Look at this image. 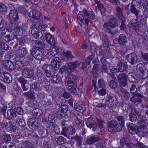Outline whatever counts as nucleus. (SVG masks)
<instances>
[{
	"mask_svg": "<svg viewBox=\"0 0 148 148\" xmlns=\"http://www.w3.org/2000/svg\"><path fill=\"white\" fill-rule=\"evenodd\" d=\"M106 125L108 131L111 133L119 132L122 130L120 123H119L115 120L109 121L107 122Z\"/></svg>",
	"mask_w": 148,
	"mask_h": 148,
	"instance_id": "obj_1",
	"label": "nucleus"
},
{
	"mask_svg": "<svg viewBox=\"0 0 148 148\" xmlns=\"http://www.w3.org/2000/svg\"><path fill=\"white\" fill-rule=\"evenodd\" d=\"M104 99L105 100V104L108 108H114L119 103L116 97L112 95L107 94Z\"/></svg>",
	"mask_w": 148,
	"mask_h": 148,
	"instance_id": "obj_2",
	"label": "nucleus"
},
{
	"mask_svg": "<svg viewBox=\"0 0 148 148\" xmlns=\"http://www.w3.org/2000/svg\"><path fill=\"white\" fill-rule=\"evenodd\" d=\"M136 70L137 74L142 79H145L148 77V71L143 64L140 63L136 66Z\"/></svg>",
	"mask_w": 148,
	"mask_h": 148,
	"instance_id": "obj_3",
	"label": "nucleus"
},
{
	"mask_svg": "<svg viewBox=\"0 0 148 148\" xmlns=\"http://www.w3.org/2000/svg\"><path fill=\"white\" fill-rule=\"evenodd\" d=\"M83 12L85 17L88 16L87 18H85V23L87 26L89 23V20L90 21H95L96 19L95 15L94 13L92 11H88L86 10H83Z\"/></svg>",
	"mask_w": 148,
	"mask_h": 148,
	"instance_id": "obj_4",
	"label": "nucleus"
},
{
	"mask_svg": "<svg viewBox=\"0 0 148 148\" xmlns=\"http://www.w3.org/2000/svg\"><path fill=\"white\" fill-rule=\"evenodd\" d=\"M77 79L78 77L75 74H70L65 78V83L67 86L72 87L75 84V81Z\"/></svg>",
	"mask_w": 148,
	"mask_h": 148,
	"instance_id": "obj_5",
	"label": "nucleus"
},
{
	"mask_svg": "<svg viewBox=\"0 0 148 148\" xmlns=\"http://www.w3.org/2000/svg\"><path fill=\"white\" fill-rule=\"evenodd\" d=\"M117 79L119 84V85L125 87L127 85V75L122 73L118 75L117 76Z\"/></svg>",
	"mask_w": 148,
	"mask_h": 148,
	"instance_id": "obj_6",
	"label": "nucleus"
},
{
	"mask_svg": "<svg viewBox=\"0 0 148 148\" xmlns=\"http://www.w3.org/2000/svg\"><path fill=\"white\" fill-rule=\"evenodd\" d=\"M127 61L132 65L136 64L138 62V58L136 55L134 53L128 54L126 56Z\"/></svg>",
	"mask_w": 148,
	"mask_h": 148,
	"instance_id": "obj_7",
	"label": "nucleus"
},
{
	"mask_svg": "<svg viewBox=\"0 0 148 148\" xmlns=\"http://www.w3.org/2000/svg\"><path fill=\"white\" fill-rule=\"evenodd\" d=\"M31 54L34 56L37 60H40L43 57V54L41 50L36 48H33L30 50Z\"/></svg>",
	"mask_w": 148,
	"mask_h": 148,
	"instance_id": "obj_8",
	"label": "nucleus"
},
{
	"mask_svg": "<svg viewBox=\"0 0 148 148\" xmlns=\"http://www.w3.org/2000/svg\"><path fill=\"white\" fill-rule=\"evenodd\" d=\"M136 19V20L130 21L129 24L130 29L131 30L138 31L141 27L140 22L138 21Z\"/></svg>",
	"mask_w": 148,
	"mask_h": 148,
	"instance_id": "obj_9",
	"label": "nucleus"
},
{
	"mask_svg": "<svg viewBox=\"0 0 148 148\" xmlns=\"http://www.w3.org/2000/svg\"><path fill=\"white\" fill-rule=\"evenodd\" d=\"M37 119L32 118L28 120V125L31 129L34 130L37 129L40 125Z\"/></svg>",
	"mask_w": 148,
	"mask_h": 148,
	"instance_id": "obj_10",
	"label": "nucleus"
},
{
	"mask_svg": "<svg viewBox=\"0 0 148 148\" xmlns=\"http://www.w3.org/2000/svg\"><path fill=\"white\" fill-rule=\"evenodd\" d=\"M95 119L96 117L95 116H91L87 119L86 124L88 127L90 129L96 127L97 124L95 121Z\"/></svg>",
	"mask_w": 148,
	"mask_h": 148,
	"instance_id": "obj_11",
	"label": "nucleus"
},
{
	"mask_svg": "<svg viewBox=\"0 0 148 148\" xmlns=\"http://www.w3.org/2000/svg\"><path fill=\"white\" fill-rule=\"evenodd\" d=\"M33 72L32 69L26 68L23 70L22 75L25 78H32V80L35 79L36 77L33 76Z\"/></svg>",
	"mask_w": 148,
	"mask_h": 148,
	"instance_id": "obj_12",
	"label": "nucleus"
},
{
	"mask_svg": "<svg viewBox=\"0 0 148 148\" xmlns=\"http://www.w3.org/2000/svg\"><path fill=\"white\" fill-rule=\"evenodd\" d=\"M81 65V63L77 61L74 62H71L68 64L67 66H65L64 68L68 70H69L71 72H72L77 67Z\"/></svg>",
	"mask_w": 148,
	"mask_h": 148,
	"instance_id": "obj_13",
	"label": "nucleus"
},
{
	"mask_svg": "<svg viewBox=\"0 0 148 148\" xmlns=\"http://www.w3.org/2000/svg\"><path fill=\"white\" fill-rule=\"evenodd\" d=\"M63 56L62 60L65 62L70 61L72 58H74V56L73 55L71 51L66 50L62 52Z\"/></svg>",
	"mask_w": 148,
	"mask_h": 148,
	"instance_id": "obj_14",
	"label": "nucleus"
},
{
	"mask_svg": "<svg viewBox=\"0 0 148 148\" xmlns=\"http://www.w3.org/2000/svg\"><path fill=\"white\" fill-rule=\"evenodd\" d=\"M2 64L4 68L10 72L12 71L14 68V65L11 61L5 60L3 62Z\"/></svg>",
	"mask_w": 148,
	"mask_h": 148,
	"instance_id": "obj_15",
	"label": "nucleus"
},
{
	"mask_svg": "<svg viewBox=\"0 0 148 148\" xmlns=\"http://www.w3.org/2000/svg\"><path fill=\"white\" fill-rule=\"evenodd\" d=\"M8 16L11 20L14 21L16 22L18 21L19 16L17 11L15 10H12L10 11Z\"/></svg>",
	"mask_w": 148,
	"mask_h": 148,
	"instance_id": "obj_16",
	"label": "nucleus"
},
{
	"mask_svg": "<svg viewBox=\"0 0 148 148\" xmlns=\"http://www.w3.org/2000/svg\"><path fill=\"white\" fill-rule=\"evenodd\" d=\"M129 137V136H125L121 138L119 142L121 146L125 145L127 147L132 146L133 144L130 142Z\"/></svg>",
	"mask_w": 148,
	"mask_h": 148,
	"instance_id": "obj_17",
	"label": "nucleus"
},
{
	"mask_svg": "<svg viewBox=\"0 0 148 148\" xmlns=\"http://www.w3.org/2000/svg\"><path fill=\"white\" fill-rule=\"evenodd\" d=\"M101 140V138L99 136H91L87 138L86 143L88 145H92L95 143L99 142Z\"/></svg>",
	"mask_w": 148,
	"mask_h": 148,
	"instance_id": "obj_18",
	"label": "nucleus"
},
{
	"mask_svg": "<svg viewBox=\"0 0 148 148\" xmlns=\"http://www.w3.org/2000/svg\"><path fill=\"white\" fill-rule=\"evenodd\" d=\"M118 26L117 19L115 17H111L108 22L105 23L103 25V27H108V26Z\"/></svg>",
	"mask_w": 148,
	"mask_h": 148,
	"instance_id": "obj_19",
	"label": "nucleus"
},
{
	"mask_svg": "<svg viewBox=\"0 0 148 148\" xmlns=\"http://www.w3.org/2000/svg\"><path fill=\"white\" fill-rule=\"evenodd\" d=\"M128 129L131 134H135L139 132V129L137 126L132 123L128 125Z\"/></svg>",
	"mask_w": 148,
	"mask_h": 148,
	"instance_id": "obj_20",
	"label": "nucleus"
},
{
	"mask_svg": "<svg viewBox=\"0 0 148 148\" xmlns=\"http://www.w3.org/2000/svg\"><path fill=\"white\" fill-rule=\"evenodd\" d=\"M60 61V60L59 58L56 57L52 60L51 65L56 70H57L60 67L61 64Z\"/></svg>",
	"mask_w": 148,
	"mask_h": 148,
	"instance_id": "obj_21",
	"label": "nucleus"
},
{
	"mask_svg": "<svg viewBox=\"0 0 148 148\" xmlns=\"http://www.w3.org/2000/svg\"><path fill=\"white\" fill-rule=\"evenodd\" d=\"M118 71L123 72L125 71L128 68V65L127 63L124 62L119 61L118 64Z\"/></svg>",
	"mask_w": 148,
	"mask_h": 148,
	"instance_id": "obj_22",
	"label": "nucleus"
},
{
	"mask_svg": "<svg viewBox=\"0 0 148 148\" xmlns=\"http://www.w3.org/2000/svg\"><path fill=\"white\" fill-rule=\"evenodd\" d=\"M45 39L47 42L51 45H53L55 43L54 36L50 33H47L45 35Z\"/></svg>",
	"mask_w": 148,
	"mask_h": 148,
	"instance_id": "obj_23",
	"label": "nucleus"
},
{
	"mask_svg": "<svg viewBox=\"0 0 148 148\" xmlns=\"http://www.w3.org/2000/svg\"><path fill=\"white\" fill-rule=\"evenodd\" d=\"M5 127L10 132H14L16 129V127L13 125L11 122L5 123Z\"/></svg>",
	"mask_w": 148,
	"mask_h": 148,
	"instance_id": "obj_24",
	"label": "nucleus"
},
{
	"mask_svg": "<svg viewBox=\"0 0 148 148\" xmlns=\"http://www.w3.org/2000/svg\"><path fill=\"white\" fill-rule=\"evenodd\" d=\"M68 107V106L65 104L62 106L58 109L57 112V116L60 117L64 116L65 115V110H66Z\"/></svg>",
	"mask_w": 148,
	"mask_h": 148,
	"instance_id": "obj_25",
	"label": "nucleus"
},
{
	"mask_svg": "<svg viewBox=\"0 0 148 148\" xmlns=\"http://www.w3.org/2000/svg\"><path fill=\"white\" fill-rule=\"evenodd\" d=\"M59 49L58 47H54L52 46L48 50L47 54L49 56L54 57L59 52Z\"/></svg>",
	"mask_w": 148,
	"mask_h": 148,
	"instance_id": "obj_26",
	"label": "nucleus"
},
{
	"mask_svg": "<svg viewBox=\"0 0 148 148\" xmlns=\"http://www.w3.org/2000/svg\"><path fill=\"white\" fill-rule=\"evenodd\" d=\"M34 94V92L30 91L23 93L22 94V96L24 97H27L29 100L34 101L35 99Z\"/></svg>",
	"mask_w": 148,
	"mask_h": 148,
	"instance_id": "obj_27",
	"label": "nucleus"
},
{
	"mask_svg": "<svg viewBox=\"0 0 148 148\" xmlns=\"http://www.w3.org/2000/svg\"><path fill=\"white\" fill-rule=\"evenodd\" d=\"M51 65L48 64H45L43 66V69L45 71V73L47 77H49L52 76V73L51 69Z\"/></svg>",
	"mask_w": 148,
	"mask_h": 148,
	"instance_id": "obj_28",
	"label": "nucleus"
},
{
	"mask_svg": "<svg viewBox=\"0 0 148 148\" xmlns=\"http://www.w3.org/2000/svg\"><path fill=\"white\" fill-rule=\"evenodd\" d=\"M108 27H104V29L105 31L107 29L109 31V33L112 35L115 34L118 32V26H108Z\"/></svg>",
	"mask_w": 148,
	"mask_h": 148,
	"instance_id": "obj_29",
	"label": "nucleus"
},
{
	"mask_svg": "<svg viewBox=\"0 0 148 148\" xmlns=\"http://www.w3.org/2000/svg\"><path fill=\"white\" fill-rule=\"evenodd\" d=\"M17 116V117L16 119V123H18L21 126H24L25 125V123L22 115H18Z\"/></svg>",
	"mask_w": 148,
	"mask_h": 148,
	"instance_id": "obj_30",
	"label": "nucleus"
},
{
	"mask_svg": "<svg viewBox=\"0 0 148 148\" xmlns=\"http://www.w3.org/2000/svg\"><path fill=\"white\" fill-rule=\"evenodd\" d=\"M127 38L126 36L123 34H120L118 38V42L121 45L124 44L127 41Z\"/></svg>",
	"mask_w": 148,
	"mask_h": 148,
	"instance_id": "obj_31",
	"label": "nucleus"
},
{
	"mask_svg": "<svg viewBox=\"0 0 148 148\" xmlns=\"http://www.w3.org/2000/svg\"><path fill=\"white\" fill-rule=\"evenodd\" d=\"M130 11L132 13L134 14L136 16V19H137L140 13V11L139 10L136 9L135 8V5L133 1H132L131 3Z\"/></svg>",
	"mask_w": 148,
	"mask_h": 148,
	"instance_id": "obj_32",
	"label": "nucleus"
},
{
	"mask_svg": "<svg viewBox=\"0 0 148 148\" xmlns=\"http://www.w3.org/2000/svg\"><path fill=\"white\" fill-rule=\"evenodd\" d=\"M143 97V96L139 93H136L130 99L132 102L136 103L139 102L140 101V99Z\"/></svg>",
	"mask_w": 148,
	"mask_h": 148,
	"instance_id": "obj_33",
	"label": "nucleus"
},
{
	"mask_svg": "<svg viewBox=\"0 0 148 148\" xmlns=\"http://www.w3.org/2000/svg\"><path fill=\"white\" fill-rule=\"evenodd\" d=\"M138 113L134 109H132V111L129 114L130 120L132 122L136 121L137 118L136 115Z\"/></svg>",
	"mask_w": 148,
	"mask_h": 148,
	"instance_id": "obj_34",
	"label": "nucleus"
},
{
	"mask_svg": "<svg viewBox=\"0 0 148 148\" xmlns=\"http://www.w3.org/2000/svg\"><path fill=\"white\" fill-rule=\"evenodd\" d=\"M4 81L7 83H10L12 81V77L11 75L8 73H4Z\"/></svg>",
	"mask_w": 148,
	"mask_h": 148,
	"instance_id": "obj_35",
	"label": "nucleus"
},
{
	"mask_svg": "<svg viewBox=\"0 0 148 148\" xmlns=\"http://www.w3.org/2000/svg\"><path fill=\"white\" fill-rule=\"evenodd\" d=\"M16 116V113L14 109H9L7 112V118L10 119Z\"/></svg>",
	"mask_w": 148,
	"mask_h": 148,
	"instance_id": "obj_36",
	"label": "nucleus"
},
{
	"mask_svg": "<svg viewBox=\"0 0 148 148\" xmlns=\"http://www.w3.org/2000/svg\"><path fill=\"white\" fill-rule=\"evenodd\" d=\"M127 79L130 82H133L136 81V76L134 73H129L127 75Z\"/></svg>",
	"mask_w": 148,
	"mask_h": 148,
	"instance_id": "obj_37",
	"label": "nucleus"
},
{
	"mask_svg": "<svg viewBox=\"0 0 148 148\" xmlns=\"http://www.w3.org/2000/svg\"><path fill=\"white\" fill-rule=\"evenodd\" d=\"M74 108L77 111L82 113L86 109L85 106L84 104L79 105L76 104L74 105Z\"/></svg>",
	"mask_w": 148,
	"mask_h": 148,
	"instance_id": "obj_38",
	"label": "nucleus"
},
{
	"mask_svg": "<svg viewBox=\"0 0 148 148\" xmlns=\"http://www.w3.org/2000/svg\"><path fill=\"white\" fill-rule=\"evenodd\" d=\"M18 55L20 57H23L27 53L26 49L25 48H20L17 50Z\"/></svg>",
	"mask_w": 148,
	"mask_h": 148,
	"instance_id": "obj_39",
	"label": "nucleus"
},
{
	"mask_svg": "<svg viewBox=\"0 0 148 148\" xmlns=\"http://www.w3.org/2000/svg\"><path fill=\"white\" fill-rule=\"evenodd\" d=\"M24 64L21 61H17L14 65L15 69L18 70H21L24 67Z\"/></svg>",
	"mask_w": 148,
	"mask_h": 148,
	"instance_id": "obj_40",
	"label": "nucleus"
},
{
	"mask_svg": "<svg viewBox=\"0 0 148 148\" xmlns=\"http://www.w3.org/2000/svg\"><path fill=\"white\" fill-rule=\"evenodd\" d=\"M77 19L78 21H80L79 23L80 25L82 27L85 26V20H84V16L82 14H79L77 16Z\"/></svg>",
	"mask_w": 148,
	"mask_h": 148,
	"instance_id": "obj_41",
	"label": "nucleus"
},
{
	"mask_svg": "<svg viewBox=\"0 0 148 148\" xmlns=\"http://www.w3.org/2000/svg\"><path fill=\"white\" fill-rule=\"evenodd\" d=\"M138 121L137 124L139 129L146 126L148 124V123L147 122L143 120H138Z\"/></svg>",
	"mask_w": 148,
	"mask_h": 148,
	"instance_id": "obj_42",
	"label": "nucleus"
},
{
	"mask_svg": "<svg viewBox=\"0 0 148 148\" xmlns=\"http://www.w3.org/2000/svg\"><path fill=\"white\" fill-rule=\"evenodd\" d=\"M55 140L59 145L63 144L66 142V139L62 136H60L58 138H56Z\"/></svg>",
	"mask_w": 148,
	"mask_h": 148,
	"instance_id": "obj_43",
	"label": "nucleus"
},
{
	"mask_svg": "<svg viewBox=\"0 0 148 148\" xmlns=\"http://www.w3.org/2000/svg\"><path fill=\"white\" fill-rule=\"evenodd\" d=\"M109 86L112 88L115 89L118 86V84L114 80H111L108 82Z\"/></svg>",
	"mask_w": 148,
	"mask_h": 148,
	"instance_id": "obj_44",
	"label": "nucleus"
},
{
	"mask_svg": "<svg viewBox=\"0 0 148 148\" xmlns=\"http://www.w3.org/2000/svg\"><path fill=\"white\" fill-rule=\"evenodd\" d=\"M15 37V35L13 32L10 30L8 35L6 38L7 40V41H10L13 40Z\"/></svg>",
	"mask_w": 148,
	"mask_h": 148,
	"instance_id": "obj_45",
	"label": "nucleus"
},
{
	"mask_svg": "<svg viewBox=\"0 0 148 148\" xmlns=\"http://www.w3.org/2000/svg\"><path fill=\"white\" fill-rule=\"evenodd\" d=\"M23 145L25 148H36L32 143L28 141H25L23 143Z\"/></svg>",
	"mask_w": 148,
	"mask_h": 148,
	"instance_id": "obj_46",
	"label": "nucleus"
},
{
	"mask_svg": "<svg viewBox=\"0 0 148 148\" xmlns=\"http://www.w3.org/2000/svg\"><path fill=\"white\" fill-rule=\"evenodd\" d=\"M53 107V104L50 100L47 101L45 105V108L46 110H49Z\"/></svg>",
	"mask_w": 148,
	"mask_h": 148,
	"instance_id": "obj_47",
	"label": "nucleus"
},
{
	"mask_svg": "<svg viewBox=\"0 0 148 148\" xmlns=\"http://www.w3.org/2000/svg\"><path fill=\"white\" fill-rule=\"evenodd\" d=\"M96 2L97 5L98 9L100 10L101 14H102L103 13H104L106 10L105 8H104L103 6L100 2L97 1H96Z\"/></svg>",
	"mask_w": 148,
	"mask_h": 148,
	"instance_id": "obj_48",
	"label": "nucleus"
},
{
	"mask_svg": "<svg viewBox=\"0 0 148 148\" xmlns=\"http://www.w3.org/2000/svg\"><path fill=\"white\" fill-rule=\"evenodd\" d=\"M72 138L76 141L78 146H80L81 145L82 139L81 137L76 135L74 136Z\"/></svg>",
	"mask_w": 148,
	"mask_h": 148,
	"instance_id": "obj_49",
	"label": "nucleus"
},
{
	"mask_svg": "<svg viewBox=\"0 0 148 148\" xmlns=\"http://www.w3.org/2000/svg\"><path fill=\"white\" fill-rule=\"evenodd\" d=\"M35 47L37 48L42 49L44 48L45 44L44 42L40 41L35 44Z\"/></svg>",
	"mask_w": 148,
	"mask_h": 148,
	"instance_id": "obj_50",
	"label": "nucleus"
},
{
	"mask_svg": "<svg viewBox=\"0 0 148 148\" xmlns=\"http://www.w3.org/2000/svg\"><path fill=\"white\" fill-rule=\"evenodd\" d=\"M116 119L118 121H121V125L120 124V125L121 126V128L123 127L124 126L125 122L124 118L121 116H119L117 117Z\"/></svg>",
	"mask_w": 148,
	"mask_h": 148,
	"instance_id": "obj_51",
	"label": "nucleus"
},
{
	"mask_svg": "<svg viewBox=\"0 0 148 148\" xmlns=\"http://www.w3.org/2000/svg\"><path fill=\"white\" fill-rule=\"evenodd\" d=\"M98 83L99 87L103 88L106 86V83L103 79H99L98 80Z\"/></svg>",
	"mask_w": 148,
	"mask_h": 148,
	"instance_id": "obj_52",
	"label": "nucleus"
},
{
	"mask_svg": "<svg viewBox=\"0 0 148 148\" xmlns=\"http://www.w3.org/2000/svg\"><path fill=\"white\" fill-rule=\"evenodd\" d=\"M9 47L5 43L0 41V48L5 50H9Z\"/></svg>",
	"mask_w": 148,
	"mask_h": 148,
	"instance_id": "obj_53",
	"label": "nucleus"
},
{
	"mask_svg": "<svg viewBox=\"0 0 148 148\" xmlns=\"http://www.w3.org/2000/svg\"><path fill=\"white\" fill-rule=\"evenodd\" d=\"M30 16L36 19H38L39 18L37 12L36 10H33L32 12H30Z\"/></svg>",
	"mask_w": 148,
	"mask_h": 148,
	"instance_id": "obj_54",
	"label": "nucleus"
},
{
	"mask_svg": "<svg viewBox=\"0 0 148 148\" xmlns=\"http://www.w3.org/2000/svg\"><path fill=\"white\" fill-rule=\"evenodd\" d=\"M10 30L4 29L2 32L1 36L2 37L6 38Z\"/></svg>",
	"mask_w": 148,
	"mask_h": 148,
	"instance_id": "obj_55",
	"label": "nucleus"
},
{
	"mask_svg": "<svg viewBox=\"0 0 148 148\" xmlns=\"http://www.w3.org/2000/svg\"><path fill=\"white\" fill-rule=\"evenodd\" d=\"M18 82L20 83L21 85L27 84L28 81L25 79L23 77H21L18 79Z\"/></svg>",
	"mask_w": 148,
	"mask_h": 148,
	"instance_id": "obj_56",
	"label": "nucleus"
},
{
	"mask_svg": "<svg viewBox=\"0 0 148 148\" xmlns=\"http://www.w3.org/2000/svg\"><path fill=\"white\" fill-rule=\"evenodd\" d=\"M60 77L58 75H54L53 77V83L56 84L59 83L60 80Z\"/></svg>",
	"mask_w": 148,
	"mask_h": 148,
	"instance_id": "obj_57",
	"label": "nucleus"
},
{
	"mask_svg": "<svg viewBox=\"0 0 148 148\" xmlns=\"http://www.w3.org/2000/svg\"><path fill=\"white\" fill-rule=\"evenodd\" d=\"M137 90V88L136 85L134 84H133L132 85L130 89V92L131 93L134 94Z\"/></svg>",
	"mask_w": 148,
	"mask_h": 148,
	"instance_id": "obj_58",
	"label": "nucleus"
},
{
	"mask_svg": "<svg viewBox=\"0 0 148 148\" xmlns=\"http://www.w3.org/2000/svg\"><path fill=\"white\" fill-rule=\"evenodd\" d=\"M144 99L146 102V104L148 105L145 106V107L143 108L145 114L148 116V97H147V98L145 97Z\"/></svg>",
	"mask_w": 148,
	"mask_h": 148,
	"instance_id": "obj_59",
	"label": "nucleus"
},
{
	"mask_svg": "<svg viewBox=\"0 0 148 148\" xmlns=\"http://www.w3.org/2000/svg\"><path fill=\"white\" fill-rule=\"evenodd\" d=\"M68 128L67 127H63L62 132V134L64 136L67 137V134L68 133Z\"/></svg>",
	"mask_w": 148,
	"mask_h": 148,
	"instance_id": "obj_60",
	"label": "nucleus"
},
{
	"mask_svg": "<svg viewBox=\"0 0 148 148\" xmlns=\"http://www.w3.org/2000/svg\"><path fill=\"white\" fill-rule=\"evenodd\" d=\"M116 13L119 17L121 18L123 17V14L122 10L119 7H117L116 9Z\"/></svg>",
	"mask_w": 148,
	"mask_h": 148,
	"instance_id": "obj_61",
	"label": "nucleus"
},
{
	"mask_svg": "<svg viewBox=\"0 0 148 148\" xmlns=\"http://www.w3.org/2000/svg\"><path fill=\"white\" fill-rule=\"evenodd\" d=\"M107 93L106 90V89L102 88L98 91V94L99 95L103 96L105 95Z\"/></svg>",
	"mask_w": 148,
	"mask_h": 148,
	"instance_id": "obj_62",
	"label": "nucleus"
},
{
	"mask_svg": "<svg viewBox=\"0 0 148 148\" xmlns=\"http://www.w3.org/2000/svg\"><path fill=\"white\" fill-rule=\"evenodd\" d=\"M139 132L144 134H146L148 133V128L147 126L139 129Z\"/></svg>",
	"mask_w": 148,
	"mask_h": 148,
	"instance_id": "obj_63",
	"label": "nucleus"
},
{
	"mask_svg": "<svg viewBox=\"0 0 148 148\" xmlns=\"http://www.w3.org/2000/svg\"><path fill=\"white\" fill-rule=\"evenodd\" d=\"M42 147L43 148H51V144L49 142H45L43 143Z\"/></svg>",
	"mask_w": 148,
	"mask_h": 148,
	"instance_id": "obj_64",
	"label": "nucleus"
}]
</instances>
